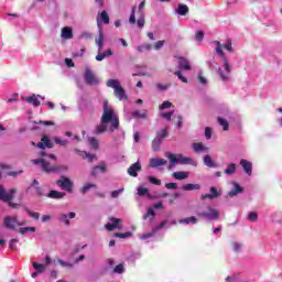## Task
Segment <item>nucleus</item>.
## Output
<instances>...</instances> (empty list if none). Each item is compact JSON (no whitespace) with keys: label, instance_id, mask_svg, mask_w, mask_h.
Listing matches in <instances>:
<instances>
[{"label":"nucleus","instance_id":"obj_15","mask_svg":"<svg viewBox=\"0 0 282 282\" xmlns=\"http://www.w3.org/2000/svg\"><path fill=\"white\" fill-rule=\"evenodd\" d=\"M19 218L17 216H6L3 219V226L7 230H15Z\"/></svg>","mask_w":282,"mask_h":282},{"label":"nucleus","instance_id":"obj_49","mask_svg":"<svg viewBox=\"0 0 282 282\" xmlns=\"http://www.w3.org/2000/svg\"><path fill=\"white\" fill-rule=\"evenodd\" d=\"M54 142H55V144H58L59 147H67L69 144L68 140H62L58 137L54 138Z\"/></svg>","mask_w":282,"mask_h":282},{"label":"nucleus","instance_id":"obj_1","mask_svg":"<svg viewBox=\"0 0 282 282\" xmlns=\"http://www.w3.org/2000/svg\"><path fill=\"white\" fill-rule=\"evenodd\" d=\"M107 124H110V127H108ZM119 128L120 118L118 117V113H116V110H113L112 107L109 106V100H104V113L101 116V123L96 126L94 134L102 135V133H106V131H110V133H113V131Z\"/></svg>","mask_w":282,"mask_h":282},{"label":"nucleus","instance_id":"obj_34","mask_svg":"<svg viewBox=\"0 0 282 282\" xmlns=\"http://www.w3.org/2000/svg\"><path fill=\"white\" fill-rule=\"evenodd\" d=\"M132 118L134 119H141L144 120V118H147V109L143 110H134L131 112Z\"/></svg>","mask_w":282,"mask_h":282},{"label":"nucleus","instance_id":"obj_39","mask_svg":"<svg viewBox=\"0 0 282 282\" xmlns=\"http://www.w3.org/2000/svg\"><path fill=\"white\" fill-rule=\"evenodd\" d=\"M96 187H97L96 184L87 183V184H85V185L80 188V193H82V195H86V193H88L89 189L96 188Z\"/></svg>","mask_w":282,"mask_h":282},{"label":"nucleus","instance_id":"obj_54","mask_svg":"<svg viewBox=\"0 0 282 282\" xmlns=\"http://www.w3.org/2000/svg\"><path fill=\"white\" fill-rule=\"evenodd\" d=\"M131 231H127V232H117L115 234V237L118 239H128V237H131Z\"/></svg>","mask_w":282,"mask_h":282},{"label":"nucleus","instance_id":"obj_43","mask_svg":"<svg viewBox=\"0 0 282 282\" xmlns=\"http://www.w3.org/2000/svg\"><path fill=\"white\" fill-rule=\"evenodd\" d=\"M160 147H162V142L160 141V139L154 138L152 141V150L158 153V151H160Z\"/></svg>","mask_w":282,"mask_h":282},{"label":"nucleus","instance_id":"obj_52","mask_svg":"<svg viewBox=\"0 0 282 282\" xmlns=\"http://www.w3.org/2000/svg\"><path fill=\"white\" fill-rule=\"evenodd\" d=\"M137 195H139V197H144V195H149V188L138 187Z\"/></svg>","mask_w":282,"mask_h":282},{"label":"nucleus","instance_id":"obj_22","mask_svg":"<svg viewBox=\"0 0 282 282\" xmlns=\"http://www.w3.org/2000/svg\"><path fill=\"white\" fill-rule=\"evenodd\" d=\"M240 166H242V169L247 175H249V176L252 175V162H250L246 159H241Z\"/></svg>","mask_w":282,"mask_h":282},{"label":"nucleus","instance_id":"obj_2","mask_svg":"<svg viewBox=\"0 0 282 282\" xmlns=\"http://www.w3.org/2000/svg\"><path fill=\"white\" fill-rule=\"evenodd\" d=\"M216 54L221 58L223 61V67L218 68V75L221 80L227 82L230 80V63L228 62V57L226 56V53H224V50H227V52H232V40H227V42L221 45V42L216 41ZM224 47V50H223Z\"/></svg>","mask_w":282,"mask_h":282},{"label":"nucleus","instance_id":"obj_12","mask_svg":"<svg viewBox=\"0 0 282 282\" xmlns=\"http://www.w3.org/2000/svg\"><path fill=\"white\" fill-rule=\"evenodd\" d=\"M173 160L176 162V164L186 165L189 164L191 166H197V161L184 156L182 153L173 154Z\"/></svg>","mask_w":282,"mask_h":282},{"label":"nucleus","instance_id":"obj_26","mask_svg":"<svg viewBox=\"0 0 282 282\" xmlns=\"http://www.w3.org/2000/svg\"><path fill=\"white\" fill-rule=\"evenodd\" d=\"M62 39H65L66 41L74 39V30L69 26H64L62 29Z\"/></svg>","mask_w":282,"mask_h":282},{"label":"nucleus","instance_id":"obj_14","mask_svg":"<svg viewBox=\"0 0 282 282\" xmlns=\"http://www.w3.org/2000/svg\"><path fill=\"white\" fill-rule=\"evenodd\" d=\"M98 26V37L96 39V45L98 47V52H102V47L105 45V32L102 31V25L100 24V20H97Z\"/></svg>","mask_w":282,"mask_h":282},{"label":"nucleus","instance_id":"obj_13","mask_svg":"<svg viewBox=\"0 0 282 282\" xmlns=\"http://www.w3.org/2000/svg\"><path fill=\"white\" fill-rule=\"evenodd\" d=\"M120 224H122V219L111 217L109 218V223L105 225V228L108 230V232L113 230H122V226Z\"/></svg>","mask_w":282,"mask_h":282},{"label":"nucleus","instance_id":"obj_21","mask_svg":"<svg viewBox=\"0 0 282 282\" xmlns=\"http://www.w3.org/2000/svg\"><path fill=\"white\" fill-rule=\"evenodd\" d=\"M178 69H184L185 72H191V63L186 59V57L178 56Z\"/></svg>","mask_w":282,"mask_h":282},{"label":"nucleus","instance_id":"obj_9","mask_svg":"<svg viewBox=\"0 0 282 282\" xmlns=\"http://www.w3.org/2000/svg\"><path fill=\"white\" fill-rule=\"evenodd\" d=\"M167 224H169L167 219L163 220L156 227H153L151 232H147V234H143L142 236H140V239L142 241H149V239H151V238L155 237V235H158V230H162V228H164Z\"/></svg>","mask_w":282,"mask_h":282},{"label":"nucleus","instance_id":"obj_4","mask_svg":"<svg viewBox=\"0 0 282 282\" xmlns=\"http://www.w3.org/2000/svg\"><path fill=\"white\" fill-rule=\"evenodd\" d=\"M106 85L115 90V96L118 100H129V96H127L124 88H122V85H120L118 79H109Z\"/></svg>","mask_w":282,"mask_h":282},{"label":"nucleus","instance_id":"obj_18","mask_svg":"<svg viewBox=\"0 0 282 282\" xmlns=\"http://www.w3.org/2000/svg\"><path fill=\"white\" fill-rule=\"evenodd\" d=\"M75 217H76V213H74V212H70L68 215L59 214L58 221H59V224H63L66 227H69V225H70L69 219H74Z\"/></svg>","mask_w":282,"mask_h":282},{"label":"nucleus","instance_id":"obj_29","mask_svg":"<svg viewBox=\"0 0 282 282\" xmlns=\"http://www.w3.org/2000/svg\"><path fill=\"white\" fill-rule=\"evenodd\" d=\"M46 197H50L51 199H63V197H65V193L58 192L56 189H51Z\"/></svg>","mask_w":282,"mask_h":282},{"label":"nucleus","instance_id":"obj_45","mask_svg":"<svg viewBox=\"0 0 282 282\" xmlns=\"http://www.w3.org/2000/svg\"><path fill=\"white\" fill-rule=\"evenodd\" d=\"M148 182H150V184H153L154 186L162 185V181L153 175L148 176Z\"/></svg>","mask_w":282,"mask_h":282},{"label":"nucleus","instance_id":"obj_48","mask_svg":"<svg viewBox=\"0 0 282 282\" xmlns=\"http://www.w3.org/2000/svg\"><path fill=\"white\" fill-rule=\"evenodd\" d=\"M24 210H25V213H26L30 217H32V218L35 219V220H39V219L41 218V214H39V213H33V212L30 210V208H28V207H25Z\"/></svg>","mask_w":282,"mask_h":282},{"label":"nucleus","instance_id":"obj_11","mask_svg":"<svg viewBox=\"0 0 282 282\" xmlns=\"http://www.w3.org/2000/svg\"><path fill=\"white\" fill-rule=\"evenodd\" d=\"M164 208V202L160 200L156 204L153 205V207H149L145 215H143V219H149L150 221H153L155 219V210H162Z\"/></svg>","mask_w":282,"mask_h":282},{"label":"nucleus","instance_id":"obj_61","mask_svg":"<svg viewBox=\"0 0 282 282\" xmlns=\"http://www.w3.org/2000/svg\"><path fill=\"white\" fill-rule=\"evenodd\" d=\"M160 116H161V118H164L165 120H167V122H171V118H173V111L161 112Z\"/></svg>","mask_w":282,"mask_h":282},{"label":"nucleus","instance_id":"obj_17","mask_svg":"<svg viewBox=\"0 0 282 282\" xmlns=\"http://www.w3.org/2000/svg\"><path fill=\"white\" fill-rule=\"evenodd\" d=\"M37 149H53L54 144L52 143V141L50 140V137L47 134L42 135L41 138V142H39L36 144Z\"/></svg>","mask_w":282,"mask_h":282},{"label":"nucleus","instance_id":"obj_35","mask_svg":"<svg viewBox=\"0 0 282 282\" xmlns=\"http://www.w3.org/2000/svg\"><path fill=\"white\" fill-rule=\"evenodd\" d=\"M165 158H167V160H170L167 171H171L174 166H177V161H175L173 159V153L172 152H165Z\"/></svg>","mask_w":282,"mask_h":282},{"label":"nucleus","instance_id":"obj_53","mask_svg":"<svg viewBox=\"0 0 282 282\" xmlns=\"http://www.w3.org/2000/svg\"><path fill=\"white\" fill-rule=\"evenodd\" d=\"M121 193H124L123 187L112 191L110 195H111L112 199H118V197H120Z\"/></svg>","mask_w":282,"mask_h":282},{"label":"nucleus","instance_id":"obj_50","mask_svg":"<svg viewBox=\"0 0 282 282\" xmlns=\"http://www.w3.org/2000/svg\"><path fill=\"white\" fill-rule=\"evenodd\" d=\"M115 274H124V264H117L113 269Z\"/></svg>","mask_w":282,"mask_h":282},{"label":"nucleus","instance_id":"obj_62","mask_svg":"<svg viewBox=\"0 0 282 282\" xmlns=\"http://www.w3.org/2000/svg\"><path fill=\"white\" fill-rule=\"evenodd\" d=\"M18 243H19V239L13 238V239H11L10 242H9V248H10L11 250H17V245H18Z\"/></svg>","mask_w":282,"mask_h":282},{"label":"nucleus","instance_id":"obj_3","mask_svg":"<svg viewBox=\"0 0 282 282\" xmlns=\"http://www.w3.org/2000/svg\"><path fill=\"white\" fill-rule=\"evenodd\" d=\"M41 155L43 158L35 159L32 162L35 164V166L41 167L44 173H61V171L67 170L65 165H52V163H50V160L56 162V155L47 154L44 151L41 152Z\"/></svg>","mask_w":282,"mask_h":282},{"label":"nucleus","instance_id":"obj_63","mask_svg":"<svg viewBox=\"0 0 282 282\" xmlns=\"http://www.w3.org/2000/svg\"><path fill=\"white\" fill-rule=\"evenodd\" d=\"M137 25L140 29L144 28V14H140L139 19L137 20Z\"/></svg>","mask_w":282,"mask_h":282},{"label":"nucleus","instance_id":"obj_28","mask_svg":"<svg viewBox=\"0 0 282 282\" xmlns=\"http://www.w3.org/2000/svg\"><path fill=\"white\" fill-rule=\"evenodd\" d=\"M188 175H189V173L188 172H184V171H177V172H174L172 174L174 180H177L178 182H182L184 180H188Z\"/></svg>","mask_w":282,"mask_h":282},{"label":"nucleus","instance_id":"obj_64","mask_svg":"<svg viewBox=\"0 0 282 282\" xmlns=\"http://www.w3.org/2000/svg\"><path fill=\"white\" fill-rule=\"evenodd\" d=\"M144 6H147V1L142 0L138 7V12L142 15L144 14Z\"/></svg>","mask_w":282,"mask_h":282},{"label":"nucleus","instance_id":"obj_24","mask_svg":"<svg viewBox=\"0 0 282 282\" xmlns=\"http://www.w3.org/2000/svg\"><path fill=\"white\" fill-rule=\"evenodd\" d=\"M99 173H107V165L101 164V165H96L91 170V176L93 177H98Z\"/></svg>","mask_w":282,"mask_h":282},{"label":"nucleus","instance_id":"obj_44","mask_svg":"<svg viewBox=\"0 0 282 282\" xmlns=\"http://www.w3.org/2000/svg\"><path fill=\"white\" fill-rule=\"evenodd\" d=\"M20 235H28V232H36V227H21L19 229Z\"/></svg>","mask_w":282,"mask_h":282},{"label":"nucleus","instance_id":"obj_7","mask_svg":"<svg viewBox=\"0 0 282 282\" xmlns=\"http://www.w3.org/2000/svg\"><path fill=\"white\" fill-rule=\"evenodd\" d=\"M84 82L89 87H98V85H100V78H98V76H96V74H94V70H91V68L89 67L85 68Z\"/></svg>","mask_w":282,"mask_h":282},{"label":"nucleus","instance_id":"obj_25","mask_svg":"<svg viewBox=\"0 0 282 282\" xmlns=\"http://www.w3.org/2000/svg\"><path fill=\"white\" fill-rule=\"evenodd\" d=\"M74 152L82 155V158L86 159L88 162H94V160H96V154H91L86 151H80L78 149H75Z\"/></svg>","mask_w":282,"mask_h":282},{"label":"nucleus","instance_id":"obj_30","mask_svg":"<svg viewBox=\"0 0 282 282\" xmlns=\"http://www.w3.org/2000/svg\"><path fill=\"white\" fill-rule=\"evenodd\" d=\"M178 224H184L185 226H188V225L195 226V224H197V217L191 216L187 218H181L178 219Z\"/></svg>","mask_w":282,"mask_h":282},{"label":"nucleus","instance_id":"obj_41","mask_svg":"<svg viewBox=\"0 0 282 282\" xmlns=\"http://www.w3.org/2000/svg\"><path fill=\"white\" fill-rule=\"evenodd\" d=\"M207 148H205L204 143H193V150L195 153H202L206 151Z\"/></svg>","mask_w":282,"mask_h":282},{"label":"nucleus","instance_id":"obj_60","mask_svg":"<svg viewBox=\"0 0 282 282\" xmlns=\"http://www.w3.org/2000/svg\"><path fill=\"white\" fill-rule=\"evenodd\" d=\"M57 263H59V265H62V268H74V264L70 262H66L63 259H58Z\"/></svg>","mask_w":282,"mask_h":282},{"label":"nucleus","instance_id":"obj_47","mask_svg":"<svg viewBox=\"0 0 282 282\" xmlns=\"http://www.w3.org/2000/svg\"><path fill=\"white\" fill-rule=\"evenodd\" d=\"M135 10H138L135 7H132L130 18H129V23L131 25H135L137 20H135Z\"/></svg>","mask_w":282,"mask_h":282},{"label":"nucleus","instance_id":"obj_31","mask_svg":"<svg viewBox=\"0 0 282 282\" xmlns=\"http://www.w3.org/2000/svg\"><path fill=\"white\" fill-rule=\"evenodd\" d=\"M25 101L29 104V105H33V107H41V101L39 100V98H36V95L33 94L29 97L25 98Z\"/></svg>","mask_w":282,"mask_h":282},{"label":"nucleus","instance_id":"obj_56","mask_svg":"<svg viewBox=\"0 0 282 282\" xmlns=\"http://www.w3.org/2000/svg\"><path fill=\"white\" fill-rule=\"evenodd\" d=\"M247 219L249 221H257V219H259V214H257V212H250L247 216Z\"/></svg>","mask_w":282,"mask_h":282},{"label":"nucleus","instance_id":"obj_6","mask_svg":"<svg viewBox=\"0 0 282 282\" xmlns=\"http://www.w3.org/2000/svg\"><path fill=\"white\" fill-rule=\"evenodd\" d=\"M196 215L206 221H217V219H219V210L212 206H207L205 210H197Z\"/></svg>","mask_w":282,"mask_h":282},{"label":"nucleus","instance_id":"obj_27","mask_svg":"<svg viewBox=\"0 0 282 282\" xmlns=\"http://www.w3.org/2000/svg\"><path fill=\"white\" fill-rule=\"evenodd\" d=\"M108 56H113V51H111V48H108L102 53L98 52L95 58L96 61L101 62V61H105V58H107Z\"/></svg>","mask_w":282,"mask_h":282},{"label":"nucleus","instance_id":"obj_20","mask_svg":"<svg viewBox=\"0 0 282 282\" xmlns=\"http://www.w3.org/2000/svg\"><path fill=\"white\" fill-rule=\"evenodd\" d=\"M218 197H221V194L215 186L209 188V194L202 195V199H217Z\"/></svg>","mask_w":282,"mask_h":282},{"label":"nucleus","instance_id":"obj_42","mask_svg":"<svg viewBox=\"0 0 282 282\" xmlns=\"http://www.w3.org/2000/svg\"><path fill=\"white\" fill-rule=\"evenodd\" d=\"M137 50L139 52H151V50H153V46L149 43H145V44H141V45L137 46Z\"/></svg>","mask_w":282,"mask_h":282},{"label":"nucleus","instance_id":"obj_51","mask_svg":"<svg viewBox=\"0 0 282 282\" xmlns=\"http://www.w3.org/2000/svg\"><path fill=\"white\" fill-rule=\"evenodd\" d=\"M100 19L105 25H109V13H107V11L100 13Z\"/></svg>","mask_w":282,"mask_h":282},{"label":"nucleus","instance_id":"obj_33","mask_svg":"<svg viewBox=\"0 0 282 282\" xmlns=\"http://www.w3.org/2000/svg\"><path fill=\"white\" fill-rule=\"evenodd\" d=\"M155 138L159 141L164 142V139L169 138V128H163L162 130L158 131Z\"/></svg>","mask_w":282,"mask_h":282},{"label":"nucleus","instance_id":"obj_46","mask_svg":"<svg viewBox=\"0 0 282 282\" xmlns=\"http://www.w3.org/2000/svg\"><path fill=\"white\" fill-rule=\"evenodd\" d=\"M33 268L35 269V272H39L40 274H43V272H45V264L33 262Z\"/></svg>","mask_w":282,"mask_h":282},{"label":"nucleus","instance_id":"obj_5","mask_svg":"<svg viewBox=\"0 0 282 282\" xmlns=\"http://www.w3.org/2000/svg\"><path fill=\"white\" fill-rule=\"evenodd\" d=\"M17 194L15 188H11L8 192H6V188H3V185H0V202L9 203V206L11 208H19V204L12 203V199H14V195Z\"/></svg>","mask_w":282,"mask_h":282},{"label":"nucleus","instance_id":"obj_59","mask_svg":"<svg viewBox=\"0 0 282 282\" xmlns=\"http://www.w3.org/2000/svg\"><path fill=\"white\" fill-rule=\"evenodd\" d=\"M171 87V84H156L158 91H166Z\"/></svg>","mask_w":282,"mask_h":282},{"label":"nucleus","instance_id":"obj_8","mask_svg":"<svg viewBox=\"0 0 282 282\" xmlns=\"http://www.w3.org/2000/svg\"><path fill=\"white\" fill-rule=\"evenodd\" d=\"M79 111H87V109H93L91 99L86 94L79 96L77 100Z\"/></svg>","mask_w":282,"mask_h":282},{"label":"nucleus","instance_id":"obj_32","mask_svg":"<svg viewBox=\"0 0 282 282\" xmlns=\"http://www.w3.org/2000/svg\"><path fill=\"white\" fill-rule=\"evenodd\" d=\"M203 162H204L205 166H208V169H216L217 167V164L215 163L213 158H210L209 154L204 156Z\"/></svg>","mask_w":282,"mask_h":282},{"label":"nucleus","instance_id":"obj_16","mask_svg":"<svg viewBox=\"0 0 282 282\" xmlns=\"http://www.w3.org/2000/svg\"><path fill=\"white\" fill-rule=\"evenodd\" d=\"M166 164H169V161L162 158H152L149 161L150 169H160V166H166Z\"/></svg>","mask_w":282,"mask_h":282},{"label":"nucleus","instance_id":"obj_55","mask_svg":"<svg viewBox=\"0 0 282 282\" xmlns=\"http://www.w3.org/2000/svg\"><path fill=\"white\" fill-rule=\"evenodd\" d=\"M225 282H239V273L227 276Z\"/></svg>","mask_w":282,"mask_h":282},{"label":"nucleus","instance_id":"obj_38","mask_svg":"<svg viewBox=\"0 0 282 282\" xmlns=\"http://www.w3.org/2000/svg\"><path fill=\"white\" fill-rule=\"evenodd\" d=\"M199 188H202L199 184L187 183L183 185V191H199Z\"/></svg>","mask_w":282,"mask_h":282},{"label":"nucleus","instance_id":"obj_10","mask_svg":"<svg viewBox=\"0 0 282 282\" xmlns=\"http://www.w3.org/2000/svg\"><path fill=\"white\" fill-rule=\"evenodd\" d=\"M56 184L62 191H66L67 193L74 192V183L66 176H61V180H58Z\"/></svg>","mask_w":282,"mask_h":282},{"label":"nucleus","instance_id":"obj_37","mask_svg":"<svg viewBox=\"0 0 282 282\" xmlns=\"http://www.w3.org/2000/svg\"><path fill=\"white\" fill-rule=\"evenodd\" d=\"M176 12L180 14V17H186L188 12V6L178 3Z\"/></svg>","mask_w":282,"mask_h":282},{"label":"nucleus","instance_id":"obj_23","mask_svg":"<svg viewBox=\"0 0 282 282\" xmlns=\"http://www.w3.org/2000/svg\"><path fill=\"white\" fill-rule=\"evenodd\" d=\"M138 171H142V165H140V162L133 163L128 169V174H130L131 177H135L138 175Z\"/></svg>","mask_w":282,"mask_h":282},{"label":"nucleus","instance_id":"obj_36","mask_svg":"<svg viewBox=\"0 0 282 282\" xmlns=\"http://www.w3.org/2000/svg\"><path fill=\"white\" fill-rule=\"evenodd\" d=\"M225 175H235L237 173V164L235 163H229L227 165V169H225Z\"/></svg>","mask_w":282,"mask_h":282},{"label":"nucleus","instance_id":"obj_40","mask_svg":"<svg viewBox=\"0 0 282 282\" xmlns=\"http://www.w3.org/2000/svg\"><path fill=\"white\" fill-rule=\"evenodd\" d=\"M217 120H218V124H220V127H223L224 131H228V129L230 127L228 123V120H226L223 117H218Z\"/></svg>","mask_w":282,"mask_h":282},{"label":"nucleus","instance_id":"obj_58","mask_svg":"<svg viewBox=\"0 0 282 282\" xmlns=\"http://www.w3.org/2000/svg\"><path fill=\"white\" fill-rule=\"evenodd\" d=\"M175 76H177L178 80L182 83H188V78H186L183 74L182 70H176Z\"/></svg>","mask_w":282,"mask_h":282},{"label":"nucleus","instance_id":"obj_57","mask_svg":"<svg viewBox=\"0 0 282 282\" xmlns=\"http://www.w3.org/2000/svg\"><path fill=\"white\" fill-rule=\"evenodd\" d=\"M88 143L90 144L91 149H98V141L95 137H89Z\"/></svg>","mask_w":282,"mask_h":282},{"label":"nucleus","instance_id":"obj_19","mask_svg":"<svg viewBox=\"0 0 282 282\" xmlns=\"http://www.w3.org/2000/svg\"><path fill=\"white\" fill-rule=\"evenodd\" d=\"M243 193V187L237 182H232V188L228 192L227 197H237V195Z\"/></svg>","mask_w":282,"mask_h":282}]
</instances>
